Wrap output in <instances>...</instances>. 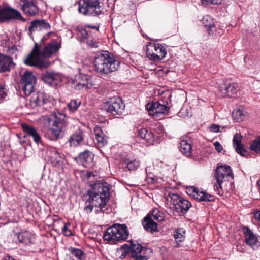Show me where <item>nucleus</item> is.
<instances>
[{"mask_svg": "<svg viewBox=\"0 0 260 260\" xmlns=\"http://www.w3.org/2000/svg\"><path fill=\"white\" fill-rule=\"evenodd\" d=\"M215 177L216 183L214 185V189L218 194L223 193L222 183L224 181H229L230 178L232 179L234 178L230 167L226 165L219 166L217 168Z\"/></svg>", "mask_w": 260, "mask_h": 260, "instance_id": "423d86ee", "label": "nucleus"}, {"mask_svg": "<svg viewBox=\"0 0 260 260\" xmlns=\"http://www.w3.org/2000/svg\"><path fill=\"white\" fill-rule=\"evenodd\" d=\"M237 87V84L236 83H229L225 87V90L228 93L232 95L236 92Z\"/></svg>", "mask_w": 260, "mask_h": 260, "instance_id": "a19ab883", "label": "nucleus"}, {"mask_svg": "<svg viewBox=\"0 0 260 260\" xmlns=\"http://www.w3.org/2000/svg\"><path fill=\"white\" fill-rule=\"evenodd\" d=\"M91 36H92L91 32L88 30L86 27L80 31V36L83 42H85Z\"/></svg>", "mask_w": 260, "mask_h": 260, "instance_id": "c03bdc74", "label": "nucleus"}, {"mask_svg": "<svg viewBox=\"0 0 260 260\" xmlns=\"http://www.w3.org/2000/svg\"><path fill=\"white\" fill-rule=\"evenodd\" d=\"M69 250L74 256L79 260H82L85 257L84 253L80 249L70 247Z\"/></svg>", "mask_w": 260, "mask_h": 260, "instance_id": "4c0bfd02", "label": "nucleus"}, {"mask_svg": "<svg viewBox=\"0 0 260 260\" xmlns=\"http://www.w3.org/2000/svg\"><path fill=\"white\" fill-rule=\"evenodd\" d=\"M146 51L147 57L155 61L162 60L167 54L165 47L159 43H149L146 46Z\"/></svg>", "mask_w": 260, "mask_h": 260, "instance_id": "6e6552de", "label": "nucleus"}, {"mask_svg": "<svg viewBox=\"0 0 260 260\" xmlns=\"http://www.w3.org/2000/svg\"><path fill=\"white\" fill-rule=\"evenodd\" d=\"M174 237L177 241H182L185 238V231L183 229L176 230L174 234Z\"/></svg>", "mask_w": 260, "mask_h": 260, "instance_id": "ea45409f", "label": "nucleus"}, {"mask_svg": "<svg viewBox=\"0 0 260 260\" xmlns=\"http://www.w3.org/2000/svg\"><path fill=\"white\" fill-rule=\"evenodd\" d=\"M209 128L211 132L217 133L219 131L220 127L218 125L212 124L210 126Z\"/></svg>", "mask_w": 260, "mask_h": 260, "instance_id": "603ef678", "label": "nucleus"}, {"mask_svg": "<svg viewBox=\"0 0 260 260\" xmlns=\"http://www.w3.org/2000/svg\"><path fill=\"white\" fill-rule=\"evenodd\" d=\"M78 11L86 16H96L101 12L99 0H81L78 3Z\"/></svg>", "mask_w": 260, "mask_h": 260, "instance_id": "0eeeda50", "label": "nucleus"}, {"mask_svg": "<svg viewBox=\"0 0 260 260\" xmlns=\"http://www.w3.org/2000/svg\"><path fill=\"white\" fill-rule=\"evenodd\" d=\"M123 164H125L126 168L130 171H134L138 168L139 167L140 162L136 159L129 160L125 159L123 161Z\"/></svg>", "mask_w": 260, "mask_h": 260, "instance_id": "72a5a7b5", "label": "nucleus"}, {"mask_svg": "<svg viewBox=\"0 0 260 260\" xmlns=\"http://www.w3.org/2000/svg\"><path fill=\"white\" fill-rule=\"evenodd\" d=\"M187 193L194 198L200 201H210L212 200V196L203 191H200L194 187H190L187 189Z\"/></svg>", "mask_w": 260, "mask_h": 260, "instance_id": "6ab92c4d", "label": "nucleus"}, {"mask_svg": "<svg viewBox=\"0 0 260 260\" xmlns=\"http://www.w3.org/2000/svg\"><path fill=\"white\" fill-rule=\"evenodd\" d=\"M146 108L149 114L154 117H158L160 114L167 113L170 109L168 102L162 100L149 102L146 104Z\"/></svg>", "mask_w": 260, "mask_h": 260, "instance_id": "1a4fd4ad", "label": "nucleus"}, {"mask_svg": "<svg viewBox=\"0 0 260 260\" xmlns=\"http://www.w3.org/2000/svg\"><path fill=\"white\" fill-rule=\"evenodd\" d=\"M72 86L76 89L86 91L91 87L92 84L88 82L86 75L79 74L72 81Z\"/></svg>", "mask_w": 260, "mask_h": 260, "instance_id": "ddd939ff", "label": "nucleus"}, {"mask_svg": "<svg viewBox=\"0 0 260 260\" xmlns=\"http://www.w3.org/2000/svg\"><path fill=\"white\" fill-rule=\"evenodd\" d=\"M128 235L127 228L125 224H116L108 228L104 235V239L111 244H114L125 240Z\"/></svg>", "mask_w": 260, "mask_h": 260, "instance_id": "39448f33", "label": "nucleus"}, {"mask_svg": "<svg viewBox=\"0 0 260 260\" xmlns=\"http://www.w3.org/2000/svg\"><path fill=\"white\" fill-rule=\"evenodd\" d=\"M117 254L121 259L124 258L127 255L131 256V249L128 244H124L117 251Z\"/></svg>", "mask_w": 260, "mask_h": 260, "instance_id": "2f4dec72", "label": "nucleus"}, {"mask_svg": "<svg viewBox=\"0 0 260 260\" xmlns=\"http://www.w3.org/2000/svg\"><path fill=\"white\" fill-rule=\"evenodd\" d=\"M80 104L81 101L79 99H73L68 104V106L71 110L74 111L77 109Z\"/></svg>", "mask_w": 260, "mask_h": 260, "instance_id": "37998d69", "label": "nucleus"}, {"mask_svg": "<svg viewBox=\"0 0 260 260\" xmlns=\"http://www.w3.org/2000/svg\"><path fill=\"white\" fill-rule=\"evenodd\" d=\"M148 131L145 128H141L139 131L138 135L142 139H145Z\"/></svg>", "mask_w": 260, "mask_h": 260, "instance_id": "3c124183", "label": "nucleus"}, {"mask_svg": "<svg viewBox=\"0 0 260 260\" xmlns=\"http://www.w3.org/2000/svg\"><path fill=\"white\" fill-rule=\"evenodd\" d=\"M110 101L104 103V108L114 115L121 113L125 107L122 99H110Z\"/></svg>", "mask_w": 260, "mask_h": 260, "instance_id": "f8f14e48", "label": "nucleus"}, {"mask_svg": "<svg viewBox=\"0 0 260 260\" xmlns=\"http://www.w3.org/2000/svg\"><path fill=\"white\" fill-rule=\"evenodd\" d=\"M139 254L135 258V260H147L152 254V250L150 248L142 247V250L139 251Z\"/></svg>", "mask_w": 260, "mask_h": 260, "instance_id": "c756f323", "label": "nucleus"}, {"mask_svg": "<svg viewBox=\"0 0 260 260\" xmlns=\"http://www.w3.org/2000/svg\"><path fill=\"white\" fill-rule=\"evenodd\" d=\"M3 99H0V103H2L3 102V100H2Z\"/></svg>", "mask_w": 260, "mask_h": 260, "instance_id": "bf43d9fd", "label": "nucleus"}, {"mask_svg": "<svg viewBox=\"0 0 260 260\" xmlns=\"http://www.w3.org/2000/svg\"><path fill=\"white\" fill-rule=\"evenodd\" d=\"M148 214L151 215V217L153 220L154 219L157 221L160 222L163 221L165 218L164 213L159 211L157 208L154 209L152 212L149 213Z\"/></svg>", "mask_w": 260, "mask_h": 260, "instance_id": "c9c22d12", "label": "nucleus"}, {"mask_svg": "<svg viewBox=\"0 0 260 260\" xmlns=\"http://www.w3.org/2000/svg\"><path fill=\"white\" fill-rule=\"evenodd\" d=\"M202 21L204 26L208 28V32L209 35L214 36L217 34L216 27L214 25L213 20L210 17L206 16L203 18ZM220 32H218V34Z\"/></svg>", "mask_w": 260, "mask_h": 260, "instance_id": "bb28decb", "label": "nucleus"}, {"mask_svg": "<svg viewBox=\"0 0 260 260\" xmlns=\"http://www.w3.org/2000/svg\"><path fill=\"white\" fill-rule=\"evenodd\" d=\"M14 66L11 57L0 53V72L9 71Z\"/></svg>", "mask_w": 260, "mask_h": 260, "instance_id": "412c9836", "label": "nucleus"}, {"mask_svg": "<svg viewBox=\"0 0 260 260\" xmlns=\"http://www.w3.org/2000/svg\"><path fill=\"white\" fill-rule=\"evenodd\" d=\"M214 145L215 146L216 150L219 152H220L223 149L222 145L220 144V143L219 142H215L214 143Z\"/></svg>", "mask_w": 260, "mask_h": 260, "instance_id": "864d4df0", "label": "nucleus"}, {"mask_svg": "<svg viewBox=\"0 0 260 260\" xmlns=\"http://www.w3.org/2000/svg\"><path fill=\"white\" fill-rule=\"evenodd\" d=\"M149 144H152L154 140V136L151 132H147L144 139Z\"/></svg>", "mask_w": 260, "mask_h": 260, "instance_id": "49530a36", "label": "nucleus"}, {"mask_svg": "<svg viewBox=\"0 0 260 260\" xmlns=\"http://www.w3.org/2000/svg\"><path fill=\"white\" fill-rule=\"evenodd\" d=\"M180 150L186 156H190L191 154L192 147L190 140H182L180 142Z\"/></svg>", "mask_w": 260, "mask_h": 260, "instance_id": "cd10ccee", "label": "nucleus"}, {"mask_svg": "<svg viewBox=\"0 0 260 260\" xmlns=\"http://www.w3.org/2000/svg\"><path fill=\"white\" fill-rule=\"evenodd\" d=\"M85 42L91 47L97 48L98 47V42L93 38L92 36H91Z\"/></svg>", "mask_w": 260, "mask_h": 260, "instance_id": "a18cd8bd", "label": "nucleus"}, {"mask_svg": "<svg viewBox=\"0 0 260 260\" xmlns=\"http://www.w3.org/2000/svg\"><path fill=\"white\" fill-rule=\"evenodd\" d=\"M65 115L60 112L53 113L50 116L43 115L38 120L45 127L49 126L46 129L44 128V136L51 141H56L62 137L63 121Z\"/></svg>", "mask_w": 260, "mask_h": 260, "instance_id": "7ed1b4c3", "label": "nucleus"}, {"mask_svg": "<svg viewBox=\"0 0 260 260\" xmlns=\"http://www.w3.org/2000/svg\"><path fill=\"white\" fill-rule=\"evenodd\" d=\"M129 248L131 249V257L135 258L139 254V251L142 250V246L137 242H131Z\"/></svg>", "mask_w": 260, "mask_h": 260, "instance_id": "473e14b6", "label": "nucleus"}, {"mask_svg": "<svg viewBox=\"0 0 260 260\" xmlns=\"http://www.w3.org/2000/svg\"><path fill=\"white\" fill-rule=\"evenodd\" d=\"M120 62L108 51H103L95 56L94 68L95 71L102 76H106L115 72Z\"/></svg>", "mask_w": 260, "mask_h": 260, "instance_id": "20e7f679", "label": "nucleus"}, {"mask_svg": "<svg viewBox=\"0 0 260 260\" xmlns=\"http://www.w3.org/2000/svg\"><path fill=\"white\" fill-rule=\"evenodd\" d=\"M11 19H19L25 21L21 13L18 10L10 7L6 4L0 6V22Z\"/></svg>", "mask_w": 260, "mask_h": 260, "instance_id": "9d476101", "label": "nucleus"}, {"mask_svg": "<svg viewBox=\"0 0 260 260\" xmlns=\"http://www.w3.org/2000/svg\"><path fill=\"white\" fill-rule=\"evenodd\" d=\"M46 155L53 166L59 167L63 164V158L55 148H48L46 150Z\"/></svg>", "mask_w": 260, "mask_h": 260, "instance_id": "dca6fc26", "label": "nucleus"}, {"mask_svg": "<svg viewBox=\"0 0 260 260\" xmlns=\"http://www.w3.org/2000/svg\"><path fill=\"white\" fill-rule=\"evenodd\" d=\"M169 197L170 199V202L174 206V207L176 209H178L177 206L179 202H180L181 200H182V197L175 193L169 194Z\"/></svg>", "mask_w": 260, "mask_h": 260, "instance_id": "58836bf2", "label": "nucleus"}, {"mask_svg": "<svg viewBox=\"0 0 260 260\" xmlns=\"http://www.w3.org/2000/svg\"><path fill=\"white\" fill-rule=\"evenodd\" d=\"M4 260H15V259L12 257L6 256L4 258Z\"/></svg>", "mask_w": 260, "mask_h": 260, "instance_id": "13d9d810", "label": "nucleus"}, {"mask_svg": "<svg viewBox=\"0 0 260 260\" xmlns=\"http://www.w3.org/2000/svg\"><path fill=\"white\" fill-rule=\"evenodd\" d=\"M69 225L70 224L69 223H64L62 228V233L67 236H70L72 234L71 231L68 229Z\"/></svg>", "mask_w": 260, "mask_h": 260, "instance_id": "de8ad7c7", "label": "nucleus"}, {"mask_svg": "<svg viewBox=\"0 0 260 260\" xmlns=\"http://www.w3.org/2000/svg\"><path fill=\"white\" fill-rule=\"evenodd\" d=\"M21 8L28 16H34L38 13L39 9L33 0H22Z\"/></svg>", "mask_w": 260, "mask_h": 260, "instance_id": "f3484780", "label": "nucleus"}, {"mask_svg": "<svg viewBox=\"0 0 260 260\" xmlns=\"http://www.w3.org/2000/svg\"><path fill=\"white\" fill-rule=\"evenodd\" d=\"M16 236L19 242L25 245L32 243L34 241V235L28 231L21 232L17 234Z\"/></svg>", "mask_w": 260, "mask_h": 260, "instance_id": "b1692460", "label": "nucleus"}, {"mask_svg": "<svg viewBox=\"0 0 260 260\" xmlns=\"http://www.w3.org/2000/svg\"><path fill=\"white\" fill-rule=\"evenodd\" d=\"M54 102L53 99H28L26 103L29 104L32 108L44 105V108L47 109L53 106Z\"/></svg>", "mask_w": 260, "mask_h": 260, "instance_id": "a211bd4d", "label": "nucleus"}, {"mask_svg": "<svg viewBox=\"0 0 260 260\" xmlns=\"http://www.w3.org/2000/svg\"><path fill=\"white\" fill-rule=\"evenodd\" d=\"M7 95L4 88L2 86H0V98H4Z\"/></svg>", "mask_w": 260, "mask_h": 260, "instance_id": "5fc2aeb1", "label": "nucleus"}, {"mask_svg": "<svg viewBox=\"0 0 260 260\" xmlns=\"http://www.w3.org/2000/svg\"><path fill=\"white\" fill-rule=\"evenodd\" d=\"M41 80L50 86H56L61 80L60 74L53 71H46L41 75Z\"/></svg>", "mask_w": 260, "mask_h": 260, "instance_id": "4468645a", "label": "nucleus"}, {"mask_svg": "<svg viewBox=\"0 0 260 260\" xmlns=\"http://www.w3.org/2000/svg\"><path fill=\"white\" fill-rule=\"evenodd\" d=\"M86 29L87 28H92V29H96V30H98V27H97L96 26H92L91 25H86Z\"/></svg>", "mask_w": 260, "mask_h": 260, "instance_id": "4d7b16f0", "label": "nucleus"}, {"mask_svg": "<svg viewBox=\"0 0 260 260\" xmlns=\"http://www.w3.org/2000/svg\"><path fill=\"white\" fill-rule=\"evenodd\" d=\"M254 217L260 221V211H257L254 213Z\"/></svg>", "mask_w": 260, "mask_h": 260, "instance_id": "6e6d98bb", "label": "nucleus"}, {"mask_svg": "<svg viewBox=\"0 0 260 260\" xmlns=\"http://www.w3.org/2000/svg\"><path fill=\"white\" fill-rule=\"evenodd\" d=\"M7 53L9 54H15L17 56L16 52H17V48L15 45L12 46H8V49L7 50Z\"/></svg>", "mask_w": 260, "mask_h": 260, "instance_id": "09e8293b", "label": "nucleus"}, {"mask_svg": "<svg viewBox=\"0 0 260 260\" xmlns=\"http://www.w3.org/2000/svg\"><path fill=\"white\" fill-rule=\"evenodd\" d=\"M21 126L23 131L26 135L32 137L35 143L38 144L41 142V137L34 127L25 123L22 124Z\"/></svg>", "mask_w": 260, "mask_h": 260, "instance_id": "4be33fe9", "label": "nucleus"}, {"mask_svg": "<svg viewBox=\"0 0 260 260\" xmlns=\"http://www.w3.org/2000/svg\"><path fill=\"white\" fill-rule=\"evenodd\" d=\"M95 138L99 144L103 146H105L107 143L106 138L105 137L100 127H96L94 129Z\"/></svg>", "mask_w": 260, "mask_h": 260, "instance_id": "7c9ffc66", "label": "nucleus"}, {"mask_svg": "<svg viewBox=\"0 0 260 260\" xmlns=\"http://www.w3.org/2000/svg\"><path fill=\"white\" fill-rule=\"evenodd\" d=\"M60 48V43L55 40L46 44L41 50L36 44L31 52L24 59L23 62L29 66L37 67L40 69L46 68L50 66V62L45 58L50 57L58 51Z\"/></svg>", "mask_w": 260, "mask_h": 260, "instance_id": "f257e3e1", "label": "nucleus"}, {"mask_svg": "<svg viewBox=\"0 0 260 260\" xmlns=\"http://www.w3.org/2000/svg\"><path fill=\"white\" fill-rule=\"evenodd\" d=\"M87 194L88 198L84 208V211L90 213L95 208V210L98 211V208L101 210L107 203L109 196V185L105 182L98 181L87 191Z\"/></svg>", "mask_w": 260, "mask_h": 260, "instance_id": "f03ea898", "label": "nucleus"}, {"mask_svg": "<svg viewBox=\"0 0 260 260\" xmlns=\"http://www.w3.org/2000/svg\"><path fill=\"white\" fill-rule=\"evenodd\" d=\"M246 243L251 247H253L258 243L257 237L248 228L244 227L243 229Z\"/></svg>", "mask_w": 260, "mask_h": 260, "instance_id": "5701e85b", "label": "nucleus"}, {"mask_svg": "<svg viewBox=\"0 0 260 260\" xmlns=\"http://www.w3.org/2000/svg\"><path fill=\"white\" fill-rule=\"evenodd\" d=\"M251 149L255 152H260V136L258 137L250 145Z\"/></svg>", "mask_w": 260, "mask_h": 260, "instance_id": "79ce46f5", "label": "nucleus"}, {"mask_svg": "<svg viewBox=\"0 0 260 260\" xmlns=\"http://www.w3.org/2000/svg\"><path fill=\"white\" fill-rule=\"evenodd\" d=\"M93 155L92 153L89 151H85L84 152L81 153L78 157V159L82 163V165L84 166H86L87 165L90 164L93 160Z\"/></svg>", "mask_w": 260, "mask_h": 260, "instance_id": "c85d7f7f", "label": "nucleus"}, {"mask_svg": "<svg viewBox=\"0 0 260 260\" xmlns=\"http://www.w3.org/2000/svg\"><path fill=\"white\" fill-rule=\"evenodd\" d=\"M36 77L30 71H26L22 75L20 83L26 96H29L34 90Z\"/></svg>", "mask_w": 260, "mask_h": 260, "instance_id": "9b49d317", "label": "nucleus"}, {"mask_svg": "<svg viewBox=\"0 0 260 260\" xmlns=\"http://www.w3.org/2000/svg\"><path fill=\"white\" fill-rule=\"evenodd\" d=\"M178 208H180V211L182 213H185L191 206V203L187 200L182 198V200L179 202Z\"/></svg>", "mask_w": 260, "mask_h": 260, "instance_id": "f704fd0d", "label": "nucleus"}, {"mask_svg": "<svg viewBox=\"0 0 260 260\" xmlns=\"http://www.w3.org/2000/svg\"><path fill=\"white\" fill-rule=\"evenodd\" d=\"M142 224L144 229L148 232L153 233L157 230V224L153 220L150 214H147L144 218Z\"/></svg>", "mask_w": 260, "mask_h": 260, "instance_id": "393cba45", "label": "nucleus"}, {"mask_svg": "<svg viewBox=\"0 0 260 260\" xmlns=\"http://www.w3.org/2000/svg\"><path fill=\"white\" fill-rule=\"evenodd\" d=\"M233 146L236 152L241 156H244L246 151L244 148L242 144V137L240 135L236 133L233 138Z\"/></svg>", "mask_w": 260, "mask_h": 260, "instance_id": "a878e982", "label": "nucleus"}, {"mask_svg": "<svg viewBox=\"0 0 260 260\" xmlns=\"http://www.w3.org/2000/svg\"><path fill=\"white\" fill-rule=\"evenodd\" d=\"M171 96H172V95H170L169 96V98H171Z\"/></svg>", "mask_w": 260, "mask_h": 260, "instance_id": "052dcab7", "label": "nucleus"}, {"mask_svg": "<svg viewBox=\"0 0 260 260\" xmlns=\"http://www.w3.org/2000/svg\"><path fill=\"white\" fill-rule=\"evenodd\" d=\"M222 0H201L203 4H207L210 3L213 5L219 4L221 3Z\"/></svg>", "mask_w": 260, "mask_h": 260, "instance_id": "8fccbe9b", "label": "nucleus"}, {"mask_svg": "<svg viewBox=\"0 0 260 260\" xmlns=\"http://www.w3.org/2000/svg\"><path fill=\"white\" fill-rule=\"evenodd\" d=\"M233 117L234 120L237 122L242 121L245 117L244 111L240 109H235L232 113Z\"/></svg>", "mask_w": 260, "mask_h": 260, "instance_id": "e433bc0d", "label": "nucleus"}, {"mask_svg": "<svg viewBox=\"0 0 260 260\" xmlns=\"http://www.w3.org/2000/svg\"><path fill=\"white\" fill-rule=\"evenodd\" d=\"M50 25L45 20H35L31 22L28 30L30 33L43 29L48 30Z\"/></svg>", "mask_w": 260, "mask_h": 260, "instance_id": "aec40b11", "label": "nucleus"}, {"mask_svg": "<svg viewBox=\"0 0 260 260\" xmlns=\"http://www.w3.org/2000/svg\"><path fill=\"white\" fill-rule=\"evenodd\" d=\"M86 136L85 131L78 127L70 137L68 142L71 147H76L81 144Z\"/></svg>", "mask_w": 260, "mask_h": 260, "instance_id": "2eb2a0df", "label": "nucleus"}]
</instances>
